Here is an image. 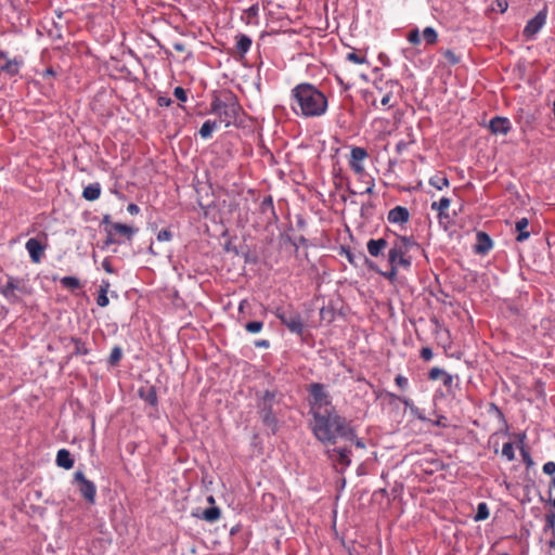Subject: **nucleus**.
Listing matches in <instances>:
<instances>
[{
	"label": "nucleus",
	"mask_w": 555,
	"mask_h": 555,
	"mask_svg": "<svg viewBox=\"0 0 555 555\" xmlns=\"http://www.w3.org/2000/svg\"><path fill=\"white\" fill-rule=\"evenodd\" d=\"M512 126L506 117L496 116L489 122V129L493 134H507Z\"/></svg>",
	"instance_id": "nucleus-18"
},
{
	"label": "nucleus",
	"mask_w": 555,
	"mask_h": 555,
	"mask_svg": "<svg viewBox=\"0 0 555 555\" xmlns=\"http://www.w3.org/2000/svg\"><path fill=\"white\" fill-rule=\"evenodd\" d=\"M395 383L401 389H405L408 387V384H409L408 378L402 376V375H397L396 378H395Z\"/></svg>",
	"instance_id": "nucleus-48"
},
{
	"label": "nucleus",
	"mask_w": 555,
	"mask_h": 555,
	"mask_svg": "<svg viewBox=\"0 0 555 555\" xmlns=\"http://www.w3.org/2000/svg\"><path fill=\"white\" fill-rule=\"evenodd\" d=\"M374 88L382 94L380 104L388 108L393 107L395 103L391 102L395 93H399L402 89L400 82L396 79H384L379 77L374 81Z\"/></svg>",
	"instance_id": "nucleus-8"
},
{
	"label": "nucleus",
	"mask_w": 555,
	"mask_h": 555,
	"mask_svg": "<svg viewBox=\"0 0 555 555\" xmlns=\"http://www.w3.org/2000/svg\"><path fill=\"white\" fill-rule=\"evenodd\" d=\"M220 515L221 513L219 507L211 506L203 511L202 518L208 522H215L220 518Z\"/></svg>",
	"instance_id": "nucleus-29"
},
{
	"label": "nucleus",
	"mask_w": 555,
	"mask_h": 555,
	"mask_svg": "<svg viewBox=\"0 0 555 555\" xmlns=\"http://www.w3.org/2000/svg\"><path fill=\"white\" fill-rule=\"evenodd\" d=\"M450 204H451L450 198L441 197L438 202L431 203L430 208L435 211H438L439 216L441 217L449 209Z\"/></svg>",
	"instance_id": "nucleus-28"
},
{
	"label": "nucleus",
	"mask_w": 555,
	"mask_h": 555,
	"mask_svg": "<svg viewBox=\"0 0 555 555\" xmlns=\"http://www.w3.org/2000/svg\"><path fill=\"white\" fill-rule=\"evenodd\" d=\"M346 60L351 62V63L359 64V65L367 63L366 56L363 55V54L357 53V52H349V53H347Z\"/></svg>",
	"instance_id": "nucleus-35"
},
{
	"label": "nucleus",
	"mask_w": 555,
	"mask_h": 555,
	"mask_svg": "<svg viewBox=\"0 0 555 555\" xmlns=\"http://www.w3.org/2000/svg\"><path fill=\"white\" fill-rule=\"evenodd\" d=\"M127 210L131 214V215H134V214H138L139 212V207L135 205V204H129L128 207H127Z\"/></svg>",
	"instance_id": "nucleus-61"
},
{
	"label": "nucleus",
	"mask_w": 555,
	"mask_h": 555,
	"mask_svg": "<svg viewBox=\"0 0 555 555\" xmlns=\"http://www.w3.org/2000/svg\"><path fill=\"white\" fill-rule=\"evenodd\" d=\"M274 315L281 321L283 325L287 327V330L293 333L301 336L305 330V323L301 319L300 313L294 309L293 306L287 307H279L274 310Z\"/></svg>",
	"instance_id": "nucleus-6"
},
{
	"label": "nucleus",
	"mask_w": 555,
	"mask_h": 555,
	"mask_svg": "<svg viewBox=\"0 0 555 555\" xmlns=\"http://www.w3.org/2000/svg\"><path fill=\"white\" fill-rule=\"evenodd\" d=\"M292 107L296 115L305 118L323 116L328 107L326 95L314 85L304 82L292 90Z\"/></svg>",
	"instance_id": "nucleus-2"
},
{
	"label": "nucleus",
	"mask_w": 555,
	"mask_h": 555,
	"mask_svg": "<svg viewBox=\"0 0 555 555\" xmlns=\"http://www.w3.org/2000/svg\"><path fill=\"white\" fill-rule=\"evenodd\" d=\"M345 441H349L351 443H354L357 448L364 449L365 444L364 442L357 437V431L354 430V438L353 439H344Z\"/></svg>",
	"instance_id": "nucleus-50"
},
{
	"label": "nucleus",
	"mask_w": 555,
	"mask_h": 555,
	"mask_svg": "<svg viewBox=\"0 0 555 555\" xmlns=\"http://www.w3.org/2000/svg\"><path fill=\"white\" fill-rule=\"evenodd\" d=\"M547 10L543 9L537 13V15L528 21L527 25L522 30V36L527 40H531L535 37V35L542 29V27L546 23Z\"/></svg>",
	"instance_id": "nucleus-12"
},
{
	"label": "nucleus",
	"mask_w": 555,
	"mask_h": 555,
	"mask_svg": "<svg viewBox=\"0 0 555 555\" xmlns=\"http://www.w3.org/2000/svg\"><path fill=\"white\" fill-rule=\"evenodd\" d=\"M210 109L212 114L218 116L217 122L223 124L224 127L235 125L242 112L241 105L232 94H229L225 100L214 99Z\"/></svg>",
	"instance_id": "nucleus-3"
},
{
	"label": "nucleus",
	"mask_w": 555,
	"mask_h": 555,
	"mask_svg": "<svg viewBox=\"0 0 555 555\" xmlns=\"http://www.w3.org/2000/svg\"><path fill=\"white\" fill-rule=\"evenodd\" d=\"M171 240V231L168 229L162 230L157 234V243L169 242Z\"/></svg>",
	"instance_id": "nucleus-44"
},
{
	"label": "nucleus",
	"mask_w": 555,
	"mask_h": 555,
	"mask_svg": "<svg viewBox=\"0 0 555 555\" xmlns=\"http://www.w3.org/2000/svg\"><path fill=\"white\" fill-rule=\"evenodd\" d=\"M542 470L545 475H550V476H553L555 474V462H546L543 467H542Z\"/></svg>",
	"instance_id": "nucleus-46"
},
{
	"label": "nucleus",
	"mask_w": 555,
	"mask_h": 555,
	"mask_svg": "<svg viewBox=\"0 0 555 555\" xmlns=\"http://www.w3.org/2000/svg\"><path fill=\"white\" fill-rule=\"evenodd\" d=\"M388 246V242L385 238H371L366 243V248L372 257H379L384 255V250Z\"/></svg>",
	"instance_id": "nucleus-21"
},
{
	"label": "nucleus",
	"mask_w": 555,
	"mask_h": 555,
	"mask_svg": "<svg viewBox=\"0 0 555 555\" xmlns=\"http://www.w3.org/2000/svg\"><path fill=\"white\" fill-rule=\"evenodd\" d=\"M410 143L409 142H405V141H399L396 145V150L398 153H401L403 152L404 150H406L408 145Z\"/></svg>",
	"instance_id": "nucleus-59"
},
{
	"label": "nucleus",
	"mask_w": 555,
	"mask_h": 555,
	"mask_svg": "<svg viewBox=\"0 0 555 555\" xmlns=\"http://www.w3.org/2000/svg\"><path fill=\"white\" fill-rule=\"evenodd\" d=\"M29 257L34 263H39L44 253V246L35 237L29 238L25 245Z\"/></svg>",
	"instance_id": "nucleus-16"
},
{
	"label": "nucleus",
	"mask_w": 555,
	"mask_h": 555,
	"mask_svg": "<svg viewBox=\"0 0 555 555\" xmlns=\"http://www.w3.org/2000/svg\"><path fill=\"white\" fill-rule=\"evenodd\" d=\"M489 515H490V513H489L487 503L481 502L477 506V513H476L474 519L476 521L486 520L489 517Z\"/></svg>",
	"instance_id": "nucleus-34"
},
{
	"label": "nucleus",
	"mask_w": 555,
	"mask_h": 555,
	"mask_svg": "<svg viewBox=\"0 0 555 555\" xmlns=\"http://www.w3.org/2000/svg\"><path fill=\"white\" fill-rule=\"evenodd\" d=\"M429 184L441 191L446 188L449 186L450 182H449V179L447 178V176L442 172H438L436 175H434L433 177L429 178Z\"/></svg>",
	"instance_id": "nucleus-25"
},
{
	"label": "nucleus",
	"mask_w": 555,
	"mask_h": 555,
	"mask_svg": "<svg viewBox=\"0 0 555 555\" xmlns=\"http://www.w3.org/2000/svg\"><path fill=\"white\" fill-rule=\"evenodd\" d=\"M102 223H103V224H105V225H106V228H109V227H111V223H113V222L111 221V217H109V215H105V216L103 217Z\"/></svg>",
	"instance_id": "nucleus-63"
},
{
	"label": "nucleus",
	"mask_w": 555,
	"mask_h": 555,
	"mask_svg": "<svg viewBox=\"0 0 555 555\" xmlns=\"http://www.w3.org/2000/svg\"><path fill=\"white\" fill-rule=\"evenodd\" d=\"M105 231L107 233L106 245L121 244L119 237L130 241L135 233V229L119 222L111 223V227L106 228Z\"/></svg>",
	"instance_id": "nucleus-10"
},
{
	"label": "nucleus",
	"mask_w": 555,
	"mask_h": 555,
	"mask_svg": "<svg viewBox=\"0 0 555 555\" xmlns=\"http://www.w3.org/2000/svg\"><path fill=\"white\" fill-rule=\"evenodd\" d=\"M546 527L547 528H554L555 527V514L550 513L545 516Z\"/></svg>",
	"instance_id": "nucleus-52"
},
{
	"label": "nucleus",
	"mask_w": 555,
	"mask_h": 555,
	"mask_svg": "<svg viewBox=\"0 0 555 555\" xmlns=\"http://www.w3.org/2000/svg\"><path fill=\"white\" fill-rule=\"evenodd\" d=\"M0 294L11 304L20 301V295L29 294L26 283L16 278L10 276L4 285L0 287Z\"/></svg>",
	"instance_id": "nucleus-9"
},
{
	"label": "nucleus",
	"mask_w": 555,
	"mask_h": 555,
	"mask_svg": "<svg viewBox=\"0 0 555 555\" xmlns=\"http://www.w3.org/2000/svg\"><path fill=\"white\" fill-rule=\"evenodd\" d=\"M267 209L273 210V201L271 196L264 197L261 202V210L266 211Z\"/></svg>",
	"instance_id": "nucleus-49"
},
{
	"label": "nucleus",
	"mask_w": 555,
	"mask_h": 555,
	"mask_svg": "<svg viewBox=\"0 0 555 555\" xmlns=\"http://www.w3.org/2000/svg\"><path fill=\"white\" fill-rule=\"evenodd\" d=\"M61 284L63 287L75 291L81 286L80 281L75 276H64L61 279Z\"/></svg>",
	"instance_id": "nucleus-33"
},
{
	"label": "nucleus",
	"mask_w": 555,
	"mask_h": 555,
	"mask_svg": "<svg viewBox=\"0 0 555 555\" xmlns=\"http://www.w3.org/2000/svg\"><path fill=\"white\" fill-rule=\"evenodd\" d=\"M157 103L159 106H169L171 104V100L166 96H159L157 99Z\"/></svg>",
	"instance_id": "nucleus-58"
},
{
	"label": "nucleus",
	"mask_w": 555,
	"mask_h": 555,
	"mask_svg": "<svg viewBox=\"0 0 555 555\" xmlns=\"http://www.w3.org/2000/svg\"><path fill=\"white\" fill-rule=\"evenodd\" d=\"M387 220L393 224H404L410 220V212L408 208L403 206H396L389 210Z\"/></svg>",
	"instance_id": "nucleus-17"
},
{
	"label": "nucleus",
	"mask_w": 555,
	"mask_h": 555,
	"mask_svg": "<svg viewBox=\"0 0 555 555\" xmlns=\"http://www.w3.org/2000/svg\"><path fill=\"white\" fill-rule=\"evenodd\" d=\"M502 454L508 461H513L515 459L514 446L512 442H505L502 448Z\"/></svg>",
	"instance_id": "nucleus-40"
},
{
	"label": "nucleus",
	"mask_w": 555,
	"mask_h": 555,
	"mask_svg": "<svg viewBox=\"0 0 555 555\" xmlns=\"http://www.w3.org/2000/svg\"><path fill=\"white\" fill-rule=\"evenodd\" d=\"M276 403L275 393L269 390H266L260 399L258 400L257 408L259 415L263 422V424L273 430L276 427V417L273 412V406Z\"/></svg>",
	"instance_id": "nucleus-7"
},
{
	"label": "nucleus",
	"mask_w": 555,
	"mask_h": 555,
	"mask_svg": "<svg viewBox=\"0 0 555 555\" xmlns=\"http://www.w3.org/2000/svg\"><path fill=\"white\" fill-rule=\"evenodd\" d=\"M74 479L76 482H78V490L82 498L89 503H94L96 495L95 485L88 480L81 472H76Z\"/></svg>",
	"instance_id": "nucleus-13"
},
{
	"label": "nucleus",
	"mask_w": 555,
	"mask_h": 555,
	"mask_svg": "<svg viewBox=\"0 0 555 555\" xmlns=\"http://www.w3.org/2000/svg\"><path fill=\"white\" fill-rule=\"evenodd\" d=\"M176 100H178L181 103L186 102L188 94L186 91L181 87H176Z\"/></svg>",
	"instance_id": "nucleus-45"
},
{
	"label": "nucleus",
	"mask_w": 555,
	"mask_h": 555,
	"mask_svg": "<svg viewBox=\"0 0 555 555\" xmlns=\"http://www.w3.org/2000/svg\"><path fill=\"white\" fill-rule=\"evenodd\" d=\"M435 426L443 427L446 428L448 426L447 424V417L446 416H439L436 421L433 422Z\"/></svg>",
	"instance_id": "nucleus-56"
},
{
	"label": "nucleus",
	"mask_w": 555,
	"mask_h": 555,
	"mask_svg": "<svg viewBox=\"0 0 555 555\" xmlns=\"http://www.w3.org/2000/svg\"><path fill=\"white\" fill-rule=\"evenodd\" d=\"M442 55L450 65H456L457 63H460V56L456 55L455 52L452 50H443Z\"/></svg>",
	"instance_id": "nucleus-37"
},
{
	"label": "nucleus",
	"mask_w": 555,
	"mask_h": 555,
	"mask_svg": "<svg viewBox=\"0 0 555 555\" xmlns=\"http://www.w3.org/2000/svg\"><path fill=\"white\" fill-rule=\"evenodd\" d=\"M263 328V322L261 321H251L245 324V330L250 334H257L261 332Z\"/></svg>",
	"instance_id": "nucleus-36"
},
{
	"label": "nucleus",
	"mask_w": 555,
	"mask_h": 555,
	"mask_svg": "<svg viewBox=\"0 0 555 555\" xmlns=\"http://www.w3.org/2000/svg\"><path fill=\"white\" fill-rule=\"evenodd\" d=\"M369 156L366 150L364 147L354 146L350 152L349 166L357 175L364 173L365 169L362 164L364 159Z\"/></svg>",
	"instance_id": "nucleus-15"
},
{
	"label": "nucleus",
	"mask_w": 555,
	"mask_h": 555,
	"mask_svg": "<svg viewBox=\"0 0 555 555\" xmlns=\"http://www.w3.org/2000/svg\"><path fill=\"white\" fill-rule=\"evenodd\" d=\"M476 238L475 253L479 255L488 254L493 246L490 236L486 232H478Z\"/></svg>",
	"instance_id": "nucleus-20"
},
{
	"label": "nucleus",
	"mask_w": 555,
	"mask_h": 555,
	"mask_svg": "<svg viewBox=\"0 0 555 555\" xmlns=\"http://www.w3.org/2000/svg\"><path fill=\"white\" fill-rule=\"evenodd\" d=\"M55 462L59 467L64 469H70L74 466V460L67 449H61L57 451Z\"/></svg>",
	"instance_id": "nucleus-22"
},
{
	"label": "nucleus",
	"mask_w": 555,
	"mask_h": 555,
	"mask_svg": "<svg viewBox=\"0 0 555 555\" xmlns=\"http://www.w3.org/2000/svg\"><path fill=\"white\" fill-rule=\"evenodd\" d=\"M235 53L238 55V57L242 60L245 57L246 53L249 51L251 47V39L249 36L245 34H237L235 36Z\"/></svg>",
	"instance_id": "nucleus-19"
},
{
	"label": "nucleus",
	"mask_w": 555,
	"mask_h": 555,
	"mask_svg": "<svg viewBox=\"0 0 555 555\" xmlns=\"http://www.w3.org/2000/svg\"><path fill=\"white\" fill-rule=\"evenodd\" d=\"M413 246H417L413 237L404 235L397 236L388 251L389 264H397L403 269H410L412 260L411 257L408 256V253Z\"/></svg>",
	"instance_id": "nucleus-4"
},
{
	"label": "nucleus",
	"mask_w": 555,
	"mask_h": 555,
	"mask_svg": "<svg viewBox=\"0 0 555 555\" xmlns=\"http://www.w3.org/2000/svg\"><path fill=\"white\" fill-rule=\"evenodd\" d=\"M217 127L218 122L216 120L208 119L202 125L198 133L203 139H209Z\"/></svg>",
	"instance_id": "nucleus-27"
},
{
	"label": "nucleus",
	"mask_w": 555,
	"mask_h": 555,
	"mask_svg": "<svg viewBox=\"0 0 555 555\" xmlns=\"http://www.w3.org/2000/svg\"><path fill=\"white\" fill-rule=\"evenodd\" d=\"M108 287H109L108 282H105L103 285L100 286L99 295L96 297V304L100 307H106L109 302L108 297H107Z\"/></svg>",
	"instance_id": "nucleus-30"
},
{
	"label": "nucleus",
	"mask_w": 555,
	"mask_h": 555,
	"mask_svg": "<svg viewBox=\"0 0 555 555\" xmlns=\"http://www.w3.org/2000/svg\"><path fill=\"white\" fill-rule=\"evenodd\" d=\"M491 408L496 412L498 416L502 420V422L506 425V421H505V417H504V414L503 412L495 405V404H492Z\"/></svg>",
	"instance_id": "nucleus-60"
},
{
	"label": "nucleus",
	"mask_w": 555,
	"mask_h": 555,
	"mask_svg": "<svg viewBox=\"0 0 555 555\" xmlns=\"http://www.w3.org/2000/svg\"><path fill=\"white\" fill-rule=\"evenodd\" d=\"M434 357L433 350L429 347H423L421 349V358L425 361L431 360Z\"/></svg>",
	"instance_id": "nucleus-47"
},
{
	"label": "nucleus",
	"mask_w": 555,
	"mask_h": 555,
	"mask_svg": "<svg viewBox=\"0 0 555 555\" xmlns=\"http://www.w3.org/2000/svg\"><path fill=\"white\" fill-rule=\"evenodd\" d=\"M521 454H522V459H524V462L526 463V465L529 467L533 464V461L530 456V454L525 451V450H521Z\"/></svg>",
	"instance_id": "nucleus-57"
},
{
	"label": "nucleus",
	"mask_w": 555,
	"mask_h": 555,
	"mask_svg": "<svg viewBox=\"0 0 555 555\" xmlns=\"http://www.w3.org/2000/svg\"><path fill=\"white\" fill-rule=\"evenodd\" d=\"M101 195V186L99 183H91L87 185L82 191V197L86 201L93 202L98 199Z\"/></svg>",
	"instance_id": "nucleus-24"
},
{
	"label": "nucleus",
	"mask_w": 555,
	"mask_h": 555,
	"mask_svg": "<svg viewBox=\"0 0 555 555\" xmlns=\"http://www.w3.org/2000/svg\"><path fill=\"white\" fill-rule=\"evenodd\" d=\"M446 371H443L442 369H439V367H433L430 369L429 373H428V377L429 379L431 380H437V379H442V377L446 375Z\"/></svg>",
	"instance_id": "nucleus-42"
},
{
	"label": "nucleus",
	"mask_w": 555,
	"mask_h": 555,
	"mask_svg": "<svg viewBox=\"0 0 555 555\" xmlns=\"http://www.w3.org/2000/svg\"><path fill=\"white\" fill-rule=\"evenodd\" d=\"M390 266V270L388 272H384L382 273L387 280H389L390 282H393L396 279H397V274H398V266L397 264H389Z\"/></svg>",
	"instance_id": "nucleus-43"
},
{
	"label": "nucleus",
	"mask_w": 555,
	"mask_h": 555,
	"mask_svg": "<svg viewBox=\"0 0 555 555\" xmlns=\"http://www.w3.org/2000/svg\"><path fill=\"white\" fill-rule=\"evenodd\" d=\"M122 357V351L120 347H114L111 351L108 362L111 365H116L120 361Z\"/></svg>",
	"instance_id": "nucleus-38"
},
{
	"label": "nucleus",
	"mask_w": 555,
	"mask_h": 555,
	"mask_svg": "<svg viewBox=\"0 0 555 555\" xmlns=\"http://www.w3.org/2000/svg\"><path fill=\"white\" fill-rule=\"evenodd\" d=\"M423 38L427 44H436L438 41V33L434 27L428 26L423 30Z\"/></svg>",
	"instance_id": "nucleus-31"
},
{
	"label": "nucleus",
	"mask_w": 555,
	"mask_h": 555,
	"mask_svg": "<svg viewBox=\"0 0 555 555\" xmlns=\"http://www.w3.org/2000/svg\"><path fill=\"white\" fill-rule=\"evenodd\" d=\"M102 267H103V269H104L107 273H109V274L114 273V269H113L112 262H111V260H109L108 258H105V259L103 260V262H102Z\"/></svg>",
	"instance_id": "nucleus-54"
},
{
	"label": "nucleus",
	"mask_w": 555,
	"mask_h": 555,
	"mask_svg": "<svg viewBox=\"0 0 555 555\" xmlns=\"http://www.w3.org/2000/svg\"><path fill=\"white\" fill-rule=\"evenodd\" d=\"M258 14H259V5H258V3H254L248 9L244 10L242 20L246 24H254V23H256Z\"/></svg>",
	"instance_id": "nucleus-26"
},
{
	"label": "nucleus",
	"mask_w": 555,
	"mask_h": 555,
	"mask_svg": "<svg viewBox=\"0 0 555 555\" xmlns=\"http://www.w3.org/2000/svg\"><path fill=\"white\" fill-rule=\"evenodd\" d=\"M43 77H50V76H55V72L52 67H49L44 70V73L42 74Z\"/></svg>",
	"instance_id": "nucleus-62"
},
{
	"label": "nucleus",
	"mask_w": 555,
	"mask_h": 555,
	"mask_svg": "<svg viewBox=\"0 0 555 555\" xmlns=\"http://www.w3.org/2000/svg\"><path fill=\"white\" fill-rule=\"evenodd\" d=\"M140 396H141V398H143L145 401H147L152 405H154L156 403V393L152 388H149L146 390V395H145V390L141 389Z\"/></svg>",
	"instance_id": "nucleus-39"
},
{
	"label": "nucleus",
	"mask_w": 555,
	"mask_h": 555,
	"mask_svg": "<svg viewBox=\"0 0 555 555\" xmlns=\"http://www.w3.org/2000/svg\"><path fill=\"white\" fill-rule=\"evenodd\" d=\"M529 225V221L527 218H521L516 221L515 229L517 231L516 241L524 242L529 238L530 232L527 230Z\"/></svg>",
	"instance_id": "nucleus-23"
},
{
	"label": "nucleus",
	"mask_w": 555,
	"mask_h": 555,
	"mask_svg": "<svg viewBox=\"0 0 555 555\" xmlns=\"http://www.w3.org/2000/svg\"><path fill=\"white\" fill-rule=\"evenodd\" d=\"M374 186H375V184L372 182V183H371V185H369V186L365 189L364 193H366V194H372V193L374 192Z\"/></svg>",
	"instance_id": "nucleus-64"
},
{
	"label": "nucleus",
	"mask_w": 555,
	"mask_h": 555,
	"mask_svg": "<svg viewBox=\"0 0 555 555\" xmlns=\"http://www.w3.org/2000/svg\"><path fill=\"white\" fill-rule=\"evenodd\" d=\"M454 382L453 375L446 373V375L442 377V383L447 388H451Z\"/></svg>",
	"instance_id": "nucleus-51"
},
{
	"label": "nucleus",
	"mask_w": 555,
	"mask_h": 555,
	"mask_svg": "<svg viewBox=\"0 0 555 555\" xmlns=\"http://www.w3.org/2000/svg\"><path fill=\"white\" fill-rule=\"evenodd\" d=\"M72 343L74 344V354L76 356H85L89 353V349L85 341H82L80 338L73 337Z\"/></svg>",
	"instance_id": "nucleus-32"
},
{
	"label": "nucleus",
	"mask_w": 555,
	"mask_h": 555,
	"mask_svg": "<svg viewBox=\"0 0 555 555\" xmlns=\"http://www.w3.org/2000/svg\"><path fill=\"white\" fill-rule=\"evenodd\" d=\"M309 395H310V414L313 417H317L318 414L323 415L325 412H331L332 410H336L332 404V399L330 393L325 390L323 384L313 383L309 386Z\"/></svg>",
	"instance_id": "nucleus-5"
},
{
	"label": "nucleus",
	"mask_w": 555,
	"mask_h": 555,
	"mask_svg": "<svg viewBox=\"0 0 555 555\" xmlns=\"http://www.w3.org/2000/svg\"><path fill=\"white\" fill-rule=\"evenodd\" d=\"M310 429L314 438L326 446L336 444L338 439L354 438V428L336 410L325 412L323 415L319 413L311 420Z\"/></svg>",
	"instance_id": "nucleus-1"
},
{
	"label": "nucleus",
	"mask_w": 555,
	"mask_h": 555,
	"mask_svg": "<svg viewBox=\"0 0 555 555\" xmlns=\"http://www.w3.org/2000/svg\"><path fill=\"white\" fill-rule=\"evenodd\" d=\"M255 347L257 348H269L270 347V341L268 339H258V340H255L254 343Z\"/></svg>",
	"instance_id": "nucleus-55"
},
{
	"label": "nucleus",
	"mask_w": 555,
	"mask_h": 555,
	"mask_svg": "<svg viewBox=\"0 0 555 555\" xmlns=\"http://www.w3.org/2000/svg\"><path fill=\"white\" fill-rule=\"evenodd\" d=\"M408 41L413 46H418L421 43V35L417 28H414L409 31L406 36Z\"/></svg>",
	"instance_id": "nucleus-41"
},
{
	"label": "nucleus",
	"mask_w": 555,
	"mask_h": 555,
	"mask_svg": "<svg viewBox=\"0 0 555 555\" xmlns=\"http://www.w3.org/2000/svg\"><path fill=\"white\" fill-rule=\"evenodd\" d=\"M23 64L22 57L9 59L8 53L0 50V70L10 77L18 75Z\"/></svg>",
	"instance_id": "nucleus-14"
},
{
	"label": "nucleus",
	"mask_w": 555,
	"mask_h": 555,
	"mask_svg": "<svg viewBox=\"0 0 555 555\" xmlns=\"http://www.w3.org/2000/svg\"><path fill=\"white\" fill-rule=\"evenodd\" d=\"M495 4H496L498 10L501 13H504L507 10V8H508V3H507L506 0H496Z\"/></svg>",
	"instance_id": "nucleus-53"
},
{
	"label": "nucleus",
	"mask_w": 555,
	"mask_h": 555,
	"mask_svg": "<svg viewBox=\"0 0 555 555\" xmlns=\"http://www.w3.org/2000/svg\"><path fill=\"white\" fill-rule=\"evenodd\" d=\"M326 455L333 466L339 472H344L351 464V450L348 447L327 449Z\"/></svg>",
	"instance_id": "nucleus-11"
}]
</instances>
